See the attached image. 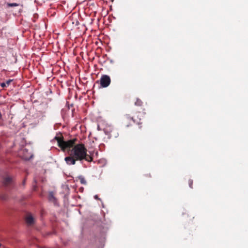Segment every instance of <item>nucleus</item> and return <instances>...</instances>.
I'll use <instances>...</instances> for the list:
<instances>
[{
    "label": "nucleus",
    "instance_id": "4",
    "mask_svg": "<svg viewBox=\"0 0 248 248\" xmlns=\"http://www.w3.org/2000/svg\"><path fill=\"white\" fill-rule=\"evenodd\" d=\"M13 180L10 176H6L3 181V185L5 186H11L13 185Z\"/></svg>",
    "mask_w": 248,
    "mask_h": 248
},
{
    "label": "nucleus",
    "instance_id": "16",
    "mask_svg": "<svg viewBox=\"0 0 248 248\" xmlns=\"http://www.w3.org/2000/svg\"><path fill=\"white\" fill-rule=\"evenodd\" d=\"M25 183V179H24L23 181V184L24 185Z\"/></svg>",
    "mask_w": 248,
    "mask_h": 248
},
{
    "label": "nucleus",
    "instance_id": "9",
    "mask_svg": "<svg viewBox=\"0 0 248 248\" xmlns=\"http://www.w3.org/2000/svg\"><path fill=\"white\" fill-rule=\"evenodd\" d=\"M13 81L12 79H9L8 80L6 81V82H2V83H0V86L1 87H2V88H5V87H7L8 86H9V85L10 84L11 82Z\"/></svg>",
    "mask_w": 248,
    "mask_h": 248
},
{
    "label": "nucleus",
    "instance_id": "2",
    "mask_svg": "<svg viewBox=\"0 0 248 248\" xmlns=\"http://www.w3.org/2000/svg\"><path fill=\"white\" fill-rule=\"evenodd\" d=\"M99 81H97L96 83H98ZM100 85L103 88H106L108 87L111 82L110 77L107 75H103L99 80Z\"/></svg>",
    "mask_w": 248,
    "mask_h": 248
},
{
    "label": "nucleus",
    "instance_id": "1",
    "mask_svg": "<svg viewBox=\"0 0 248 248\" xmlns=\"http://www.w3.org/2000/svg\"><path fill=\"white\" fill-rule=\"evenodd\" d=\"M54 140L58 142V146L62 151H67L69 156L64 158L67 164L75 165L77 161H81L85 160L88 162L93 161V157L87 154V150L83 143H77L76 138L67 141L63 140L62 135L56 136Z\"/></svg>",
    "mask_w": 248,
    "mask_h": 248
},
{
    "label": "nucleus",
    "instance_id": "12",
    "mask_svg": "<svg viewBox=\"0 0 248 248\" xmlns=\"http://www.w3.org/2000/svg\"><path fill=\"white\" fill-rule=\"evenodd\" d=\"M188 185H189V186L190 188H192L193 187H192V185H193V181L191 179H189L188 180Z\"/></svg>",
    "mask_w": 248,
    "mask_h": 248
},
{
    "label": "nucleus",
    "instance_id": "10",
    "mask_svg": "<svg viewBox=\"0 0 248 248\" xmlns=\"http://www.w3.org/2000/svg\"><path fill=\"white\" fill-rule=\"evenodd\" d=\"M135 105L137 106L141 107L143 105V102L140 99L137 98L135 102Z\"/></svg>",
    "mask_w": 248,
    "mask_h": 248
},
{
    "label": "nucleus",
    "instance_id": "5",
    "mask_svg": "<svg viewBox=\"0 0 248 248\" xmlns=\"http://www.w3.org/2000/svg\"><path fill=\"white\" fill-rule=\"evenodd\" d=\"M26 222L29 225H31L34 224V218L31 214L27 215L26 217Z\"/></svg>",
    "mask_w": 248,
    "mask_h": 248
},
{
    "label": "nucleus",
    "instance_id": "6",
    "mask_svg": "<svg viewBox=\"0 0 248 248\" xmlns=\"http://www.w3.org/2000/svg\"><path fill=\"white\" fill-rule=\"evenodd\" d=\"M114 128H115L111 126H107L104 129V132L106 135H108L109 137L110 133H111V131H112Z\"/></svg>",
    "mask_w": 248,
    "mask_h": 248
},
{
    "label": "nucleus",
    "instance_id": "14",
    "mask_svg": "<svg viewBox=\"0 0 248 248\" xmlns=\"http://www.w3.org/2000/svg\"><path fill=\"white\" fill-rule=\"evenodd\" d=\"M80 182L82 184H86V180L83 178H81V179H80Z\"/></svg>",
    "mask_w": 248,
    "mask_h": 248
},
{
    "label": "nucleus",
    "instance_id": "8",
    "mask_svg": "<svg viewBox=\"0 0 248 248\" xmlns=\"http://www.w3.org/2000/svg\"><path fill=\"white\" fill-rule=\"evenodd\" d=\"M48 200L50 202H53L54 204H56V199L54 197L53 193L52 192H49L48 195Z\"/></svg>",
    "mask_w": 248,
    "mask_h": 248
},
{
    "label": "nucleus",
    "instance_id": "11",
    "mask_svg": "<svg viewBox=\"0 0 248 248\" xmlns=\"http://www.w3.org/2000/svg\"><path fill=\"white\" fill-rule=\"evenodd\" d=\"M19 5V4L16 3H8L7 6L8 7H15V6H17Z\"/></svg>",
    "mask_w": 248,
    "mask_h": 248
},
{
    "label": "nucleus",
    "instance_id": "7",
    "mask_svg": "<svg viewBox=\"0 0 248 248\" xmlns=\"http://www.w3.org/2000/svg\"><path fill=\"white\" fill-rule=\"evenodd\" d=\"M119 136V133L118 130L116 128H114L111 133H110V135L109 136V138H116Z\"/></svg>",
    "mask_w": 248,
    "mask_h": 248
},
{
    "label": "nucleus",
    "instance_id": "17",
    "mask_svg": "<svg viewBox=\"0 0 248 248\" xmlns=\"http://www.w3.org/2000/svg\"><path fill=\"white\" fill-rule=\"evenodd\" d=\"M1 246V244L0 243V247Z\"/></svg>",
    "mask_w": 248,
    "mask_h": 248
},
{
    "label": "nucleus",
    "instance_id": "3",
    "mask_svg": "<svg viewBox=\"0 0 248 248\" xmlns=\"http://www.w3.org/2000/svg\"><path fill=\"white\" fill-rule=\"evenodd\" d=\"M134 123L133 117L129 114L124 115L122 118V123L125 127H129Z\"/></svg>",
    "mask_w": 248,
    "mask_h": 248
},
{
    "label": "nucleus",
    "instance_id": "15",
    "mask_svg": "<svg viewBox=\"0 0 248 248\" xmlns=\"http://www.w3.org/2000/svg\"><path fill=\"white\" fill-rule=\"evenodd\" d=\"M94 198H95V199H96V200H99V198L98 197V196H97V195H95V196H94Z\"/></svg>",
    "mask_w": 248,
    "mask_h": 248
},
{
    "label": "nucleus",
    "instance_id": "13",
    "mask_svg": "<svg viewBox=\"0 0 248 248\" xmlns=\"http://www.w3.org/2000/svg\"><path fill=\"white\" fill-rule=\"evenodd\" d=\"M0 199L2 200H6L7 199V196L6 195H1Z\"/></svg>",
    "mask_w": 248,
    "mask_h": 248
}]
</instances>
